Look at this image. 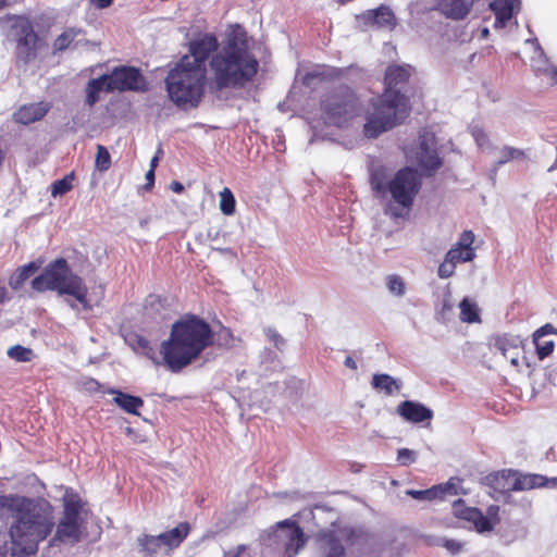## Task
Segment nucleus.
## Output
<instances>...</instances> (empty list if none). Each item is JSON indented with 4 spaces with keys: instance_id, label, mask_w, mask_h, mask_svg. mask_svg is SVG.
<instances>
[{
    "instance_id": "f257e3e1",
    "label": "nucleus",
    "mask_w": 557,
    "mask_h": 557,
    "mask_svg": "<svg viewBox=\"0 0 557 557\" xmlns=\"http://www.w3.org/2000/svg\"><path fill=\"white\" fill-rule=\"evenodd\" d=\"M11 515L8 525L12 557H27L38 552L54 528V507L45 498L18 494L0 495V510Z\"/></svg>"
},
{
    "instance_id": "864d4df0",
    "label": "nucleus",
    "mask_w": 557,
    "mask_h": 557,
    "mask_svg": "<svg viewBox=\"0 0 557 557\" xmlns=\"http://www.w3.org/2000/svg\"><path fill=\"white\" fill-rule=\"evenodd\" d=\"M146 189H151L154 185V170L153 169H149V171L146 173Z\"/></svg>"
},
{
    "instance_id": "58836bf2",
    "label": "nucleus",
    "mask_w": 557,
    "mask_h": 557,
    "mask_svg": "<svg viewBox=\"0 0 557 557\" xmlns=\"http://www.w3.org/2000/svg\"><path fill=\"white\" fill-rule=\"evenodd\" d=\"M500 156L502 158L497 161V165L505 164L511 160H520L525 158L523 150L510 146H505L500 151Z\"/></svg>"
},
{
    "instance_id": "4d7b16f0",
    "label": "nucleus",
    "mask_w": 557,
    "mask_h": 557,
    "mask_svg": "<svg viewBox=\"0 0 557 557\" xmlns=\"http://www.w3.org/2000/svg\"><path fill=\"white\" fill-rule=\"evenodd\" d=\"M8 553L11 554V550H10V539L7 542V546H1L0 545V557H8Z\"/></svg>"
},
{
    "instance_id": "412c9836",
    "label": "nucleus",
    "mask_w": 557,
    "mask_h": 557,
    "mask_svg": "<svg viewBox=\"0 0 557 557\" xmlns=\"http://www.w3.org/2000/svg\"><path fill=\"white\" fill-rule=\"evenodd\" d=\"M437 7L443 15L458 21L465 18L469 14L472 8V2L467 0H440Z\"/></svg>"
},
{
    "instance_id": "423d86ee",
    "label": "nucleus",
    "mask_w": 557,
    "mask_h": 557,
    "mask_svg": "<svg viewBox=\"0 0 557 557\" xmlns=\"http://www.w3.org/2000/svg\"><path fill=\"white\" fill-rule=\"evenodd\" d=\"M188 59H180L165 77L171 101L180 108H196L205 95L207 73L189 65Z\"/></svg>"
},
{
    "instance_id": "e433bc0d",
    "label": "nucleus",
    "mask_w": 557,
    "mask_h": 557,
    "mask_svg": "<svg viewBox=\"0 0 557 557\" xmlns=\"http://www.w3.org/2000/svg\"><path fill=\"white\" fill-rule=\"evenodd\" d=\"M8 356L18 362H28L33 359L34 352L30 348L15 345L8 349Z\"/></svg>"
},
{
    "instance_id": "c9c22d12",
    "label": "nucleus",
    "mask_w": 557,
    "mask_h": 557,
    "mask_svg": "<svg viewBox=\"0 0 557 557\" xmlns=\"http://www.w3.org/2000/svg\"><path fill=\"white\" fill-rule=\"evenodd\" d=\"M236 200L228 187H224L220 193V210L225 215L235 213Z\"/></svg>"
},
{
    "instance_id": "f704fd0d",
    "label": "nucleus",
    "mask_w": 557,
    "mask_h": 557,
    "mask_svg": "<svg viewBox=\"0 0 557 557\" xmlns=\"http://www.w3.org/2000/svg\"><path fill=\"white\" fill-rule=\"evenodd\" d=\"M75 180V173L71 172L66 174L63 178L54 181L51 186V196L58 197L63 196L72 190L73 188V182Z\"/></svg>"
},
{
    "instance_id": "1a4fd4ad",
    "label": "nucleus",
    "mask_w": 557,
    "mask_h": 557,
    "mask_svg": "<svg viewBox=\"0 0 557 557\" xmlns=\"http://www.w3.org/2000/svg\"><path fill=\"white\" fill-rule=\"evenodd\" d=\"M421 186V176L417 170L410 166L399 169L389 181L387 189L392 199L389 205L391 215L394 218L406 216L411 210Z\"/></svg>"
},
{
    "instance_id": "0e129e2a",
    "label": "nucleus",
    "mask_w": 557,
    "mask_h": 557,
    "mask_svg": "<svg viewBox=\"0 0 557 557\" xmlns=\"http://www.w3.org/2000/svg\"><path fill=\"white\" fill-rule=\"evenodd\" d=\"M271 554H272V550H271V549H268V548H267V549H265V552L263 553V555H264L265 557H271Z\"/></svg>"
},
{
    "instance_id": "6e6d98bb",
    "label": "nucleus",
    "mask_w": 557,
    "mask_h": 557,
    "mask_svg": "<svg viewBox=\"0 0 557 557\" xmlns=\"http://www.w3.org/2000/svg\"><path fill=\"white\" fill-rule=\"evenodd\" d=\"M344 364H345L347 368L351 369V370H356V369H357V362H356V361H355V359H354L352 357H350V356H347V357L345 358Z\"/></svg>"
},
{
    "instance_id": "5701e85b",
    "label": "nucleus",
    "mask_w": 557,
    "mask_h": 557,
    "mask_svg": "<svg viewBox=\"0 0 557 557\" xmlns=\"http://www.w3.org/2000/svg\"><path fill=\"white\" fill-rule=\"evenodd\" d=\"M190 524L188 522H180L175 528L158 535L162 546L170 550L177 548L190 533Z\"/></svg>"
},
{
    "instance_id": "4be33fe9",
    "label": "nucleus",
    "mask_w": 557,
    "mask_h": 557,
    "mask_svg": "<svg viewBox=\"0 0 557 557\" xmlns=\"http://www.w3.org/2000/svg\"><path fill=\"white\" fill-rule=\"evenodd\" d=\"M456 494H457L456 484L450 481H448L445 484L434 485L428 490L408 491V495H410L414 499H428V500L442 499L446 495H456Z\"/></svg>"
},
{
    "instance_id": "69168bd1",
    "label": "nucleus",
    "mask_w": 557,
    "mask_h": 557,
    "mask_svg": "<svg viewBox=\"0 0 557 557\" xmlns=\"http://www.w3.org/2000/svg\"><path fill=\"white\" fill-rule=\"evenodd\" d=\"M5 4V0H0V5H4Z\"/></svg>"
},
{
    "instance_id": "a18cd8bd",
    "label": "nucleus",
    "mask_w": 557,
    "mask_h": 557,
    "mask_svg": "<svg viewBox=\"0 0 557 557\" xmlns=\"http://www.w3.org/2000/svg\"><path fill=\"white\" fill-rule=\"evenodd\" d=\"M417 459L416 451L408 449V448H400L397 451V461L401 466H409L413 463Z\"/></svg>"
},
{
    "instance_id": "a19ab883",
    "label": "nucleus",
    "mask_w": 557,
    "mask_h": 557,
    "mask_svg": "<svg viewBox=\"0 0 557 557\" xmlns=\"http://www.w3.org/2000/svg\"><path fill=\"white\" fill-rule=\"evenodd\" d=\"M235 336L230 327H222L218 332V346L224 348H233L235 346Z\"/></svg>"
},
{
    "instance_id": "79ce46f5",
    "label": "nucleus",
    "mask_w": 557,
    "mask_h": 557,
    "mask_svg": "<svg viewBox=\"0 0 557 557\" xmlns=\"http://www.w3.org/2000/svg\"><path fill=\"white\" fill-rule=\"evenodd\" d=\"M341 75V71L339 70H336V69H317V70H313L312 72L308 73L306 75V78L309 79V78H317V79H331V78H335L337 76Z\"/></svg>"
},
{
    "instance_id": "bf43d9fd",
    "label": "nucleus",
    "mask_w": 557,
    "mask_h": 557,
    "mask_svg": "<svg viewBox=\"0 0 557 557\" xmlns=\"http://www.w3.org/2000/svg\"><path fill=\"white\" fill-rule=\"evenodd\" d=\"M8 298V290L3 284H0V304Z\"/></svg>"
},
{
    "instance_id": "9d476101",
    "label": "nucleus",
    "mask_w": 557,
    "mask_h": 557,
    "mask_svg": "<svg viewBox=\"0 0 557 557\" xmlns=\"http://www.w3.org/2000/svg\"><path fill=\"white\" fill-rule=\"evenodd\" d=\"M12 30L16 41V60L23 64H28L37 58L42 41L34 30L32 22L25 16L14 18Z\"/></svg>"
},
{
    "instance_id": "7ed1b4c3",
    "label": "nucleus",
    "mask_w": 557,
    "mask_h": 557,
    "mask_svg": "<svg viewBox=\"0 0 557 557\" xmlns=\"http://www.w3.org/2000/svg\"><path fill=\"white\" fill-rule=\"evenodd\" d=\"M410 77V67L391 65L385 72L383 94L371 101V110L366 115L362 133L367 138L381 134L401 124L409 115V99L397 87L405 85Z\"/></svg>"
},
{
    "instance_id": "6e6552de",
    "label": "nucleus",
    "mask_w": 557,
    "mask_h": 557,
    "mask_svg": "<svg viewBox=\"0 0 557 557\" xmlns=\"http://www.w3.org/2000/svg\"><path fill=\"white\" fill-rule=\"evenodd\" d=\"M320 109L325 124L343 127L360 113L361 104L349 86L341 85L322 97Z\"/></svg>"
},
{
    "instance_id": "0eeeda50",
    "label": "nucleus",
    "mask_w": 557,
    "mask_h": 557,
    "mask_svg": "<svg viewBox=\"0 0 557 557\" xmlns=\"http://www.w3.org/2000/svg\"><path fill=\"white\" fill-rule=\"evenodd\" d=\"M84 503L77 494H65L63 497V510L58 522L54 520V528L49 541L50 546L60 544L75 545L85 536V519L83 517Z\"/></svg>"
},
{
    "instance_id": "ddd939ff",
    "label": "nucleus",
    "mask_w": 557,
    "mask_h": 557,
    "mask_svg": "<svg viewBox=\"0 0 557 557\" xmlns=\"http://www.w3.org/2000/svg\"><path fill=\"white\" fill-rule=\"evenodd\" d=\"M109 89L113 91H139L145 90L146 81L140 71L134 66L121 65L114 67L109 74Z\"/></svg>"
},
{
    "instance_id": "473e14b6",
    "label": "nucleus",
    "mask_w": 557,
    "mask_h": 557,
    "mask_svg": "<svg viewBox=\"0 0 557 557\" xmlns=\"http://www.w3.org/2000/svg\"><path fill=\"white\" fill-rule=\"evenodd\" d=\"M137 543L140 547V552L151 557L156 555L162 546L161 540L158 539V535L143 534L137 539Z\"/></svg>"
},
{
    "instance_id": "a878e982",
    "label": "nucleus",
    "mask_w": 557,
    "mask_h": 557,
    "mask_svg": "<svg viewBox=\"0 0 557 557\" xmlns=\"http://www.w3.org/2000/svg\"><path fill=\"white\" fill-rule=\"evenodd\" d=\"M40 269V263L30 261L27 264L18 267L10 276L9 285L12 289H20L24 283L38 270Z\"/></svg>"
},
{
    "instance_id": "c756f323",
    "label": "nucleus",
    "mask_w": 557,
    "mask_h": 557,
    "mask_svg": "<svg viewBox=\"0 0 557 557\" xmlns=\"http://www.w3.org/2000/svg\"><path fill=\"white\" fill-rule=\"evenodd\" d=\"M391 180L392 178L388 177L384 169L380 168L373 170L370 174V185L372 190L380 196L387 195Z\"/></svg>"
},
{
    "instance_id": "f8f14e48",
    "label": "nucleus",
    "mask_w": 557,
    "mask_h": 557,
    "mask_svg": "<svg viewBox=\"0 0 557 557\" xmlns=\"http://www.w3.org/2000/svg\"><path fill=\"white\" fill-rule=\"evenodd\" d=\"M358 535L350 529L323 530L317 541L323 557H346L345 548L355 544Z\"/></svg>"
},
{
    "instance_id": "39448f33",
    "label": "nucleus",
    "mask_w": 557,
    "mask_h": 557,
    "mask_svg": "<svg viewBox=\"0 0 557 557\" xmlns=\"http://www.w3.org/2000/svg\"><path fill=\"white\" fill-rule=\"evenodd\" d=\"M30 285L38 293L52 290L61 296H72L84 310L92 309L84 278L72 271L65 258L60 257L49 262L41 274L32 280Z\"/></svg>"
},
{
    "instance_id": "ea45409f",
    "label": "nucleus",
    "mask_w": 557,
    "mask_h": 557,
    "mask_svg": "<svg viewBox=\"0 0 557 557\" xmlns=\"http://www.w3.org/2000/svg\"><path fill=\"white\" fill-rule=\"evenodd\" d=\"M533 341L536 347V355L540 360H543L553 354L555 347L553 341H543L542 337L535 336H533Z\"/></svg>"
},
{
    "instance_id": "49530a36",
    "label": "nucleus",
    "mask_w": 557,
    "mask_h": 557,
    "mask_svg": "<svg viewBox=\"0 0 557 557\" xmlns=\"http://www.w3.org/2000/svg\"><path fill=\"white\" fill-rule=\"evenodd\" d=\"M264 332L268 339L275 346V348L281 349L285 345L284 338L275 329L268 327Z\"/></svg>"
},
{
    "instance_id": "f3484780",
    "label": "nucleus",
    "mask_w": 557,
    "mask_h": 557,
    "mask_svg": "<svg viewBox=\"0 0 557 557\" xmlns=\"http://www.w3.org/2000/svg\"><path fill=\"white\" fill-rule=\"evenodd\" d=\"M396 412L405 421L410 423L430 422L433 419V411L421 403L404 400L398 404Z\"/></svg>"
},
{
    "instance_id": "13d9d810",
    "label": "nucleus",
    "mask_w": 557,
    "mask_h": 557,
    "mask_svg": "<svg viewBox=\"0 0 557 557\" xmlns=\"http://www.w3.org/2000/svg\"><path fill=\"white\" fill-rule=\"evenodd\" d=\"M96 5L100 9L108 8L113 0H94Z\"/></svg>"
},
{
    "instance_id": "2eb2a0df",
    "label": "nucleus",
    "mask_w": 557,
    "mask_h": 557,
    "mask_svg": "<svg viewBox=\"0 0 557 557\" xmlns=\"http://www.w3.org/2000/svg\"><path fill=\"white\" fill-rule=\"evenodd\" d=\"M219 47L218 39L213 35H205L189 44V53L181 59H188L189 65L198 67L207 73L206 61Z\"/></svg>"
},
{
    "instance_id": "c03bdc74",
    "label": "nucleus",
    "mask_w": 557,
    "mask_h": 557,
    "mask_svg": "<svg viewBox=\"0 0 557 557\" xmlns=\"http://www.w3.org/2000/svg\"><path fill=\"white\" fill-rule=\"evenodd\" d=\"M81 388L89 394L106 393L102 385L94 377H84L79 382Z\"/></svg>"
},
{
    "instance_id": "8fccbe9b",
    "label": "nucleus",
    "mask_w": 557,
    "mask_h": 557,
    "mask_svg": "<svg viewBox=\"0 0 557 557\" xmlns=\"http://www.w3.org/2000/svg\"><path fill=\"white\" fill-rule=\"evenodd\" d=\"M438 545L445 547L447 550H449L453 554H457L461 550V543L455 541V540H443Z\"/></svg>"
},
{
    "instance_id": "4468645a",
    "label": "nucleus",
    "mask_w": 557,
    "mask_h": 557,
    "mask_svg": "<svg viewBox=\"0 0 557 557\" xmlns=\"http://www.w3.org/2000/svg\"><path fill=\"white\" fill-rule=\"evenodd\" d=\"M416 160L418 165L431 175L442 166V159L436 151V137L433 133L423 131L419 134Z\"/></svg>"
},
{
    "instance_id": "bb28decb",
    "label": "nucleus",
    "mask_w": 557,
    "mask_h": 557,
    "mask_svg": "<svg viewBox=\"0 0 557 557\" xmlns=\"http://www.w3.org/2000/svg\"><path fill=\"white\" fill-rule=\"evenodd\" d=\"M515 473V484L512 485L516 487L517 491H528L532 488H539L543 487L547 484V479L544 475L541 474H521L516 471Z\"/></svg>"
},
{
    "instance_id": "09e8293b",
    "label": "nucleus",
    "mask_w": 557,
    "mask_h": 557,
    "mask_svg": "<svg viewBox=\"0 0 557 557\" xmlns=\"http://www.w3.org/2000/svg\"><path fill=\"white\" fill-rule=\"evenodd\" d=\"M486 518L491 519L493 522V528L500 522L499 518V506L491 505L486 509Z\"/></svg>"
},
{
    "instance_id": "c85d7f7f",
    "label": "nucleus",
    "mask_w": 557,
    "mask_h": 557,
    "mask_svg": "<svg viewBox=\"0 0 557 557\" xmlns=\"http://www.w3.org/2000/svg\"><path fill=\"white\" fill-rule=\"evenodd\" d=\"M373 388L384 392L391 396L400 389V383L388 374H374L372 377Z\"/></svg>"
},
{
    "instance_id": "72a5a7b5",
    "label": "nucleus",
    "mask_w": 557,
    "mask_h": 557,
    "mask_svg": "<svg viewBox=\"0 0 557 557\" xmlns=\"http://www.w3.org/2000/svg\"><path fill=\"white\" fill-rule=\"evenodd\" d=\"M460 320L467 323H474L480 321L478 306L470 301L468 298H463L460 304Z\"/></svg>"
},
{
    "instance_id": "3c124183",
    "label": "nucleus",
    "mask_w": 557,
    "mask_h": 557,
    "mask_svg": "<svg viewBox=\"0 0 557 557\" xmlns=\"http://www.w3.org/2000/svg\"><path fill=\"white\" fill-rule=\"evenodd\" d=\"M548 334H557V330L549 323L543 325L539 330L535 331L534 335L535 337H544Z\"/></svg>"
},
{
    "instance_id": "6ab92c4d",
    "label": "nucleus",
    "mask_w": 557,
    "mask_h": 557,
    "mask_svg": "<svg viewBox=\"0 0 557 557\" xmlns=\"http://www.w3.org/2000/svg\"><path fill=\"white\" fill-rule=\"evenodd\" d=\"M363 22L370 26H377L381 28H394L396 25V17L393 11L386 5H380L373 10H367L361 15Z\"/></svg>"
},
{
    "instance_id": "f03ea898",
    "label": "nucleus",
    "mask_w": 557,
    "mask_h": 557,
    "mask_svg": "<svg viewBox=\"0 0 557 557\" xmlns=\"http://www.w3.org/2000/svg\"><path fill=\"white\" fill-rule=\"evenodd\" d=\"M215 90L244 88L259 71V61L250 51L247 33L237 26L209 62Z\"/></svg>"
},
{
    "instance_id": "9b49d317",
    "label": "nucleus",
    "mask_w": 557,
    "mask_h": 557,
    "mask_svg": "<svg viewBox=\"0 0 557 557\" xmlns=\"http://www.w3.org/2000/svg\"><path fill=\"white\" fill-rule=\"evenodd\" d=\"M474 233L466 230L461 233L458 242L446 252L443 262L438 265L437 275L441 278H448L455 274L458 263L470 262L476 257Z\"/></svg>"
},
{
    "instance_id": "2f4dec72",
    "label": "nucleus",
    "mask_w": 557,
    "mask_h": 557,
    "mask_svg": "<svg viewBox=\"0 0 557 557\" xmlns=\"http://www.w3.org/2000/svg\"><path fill=\"white\" fill-rule=\"evenodd\" d=\"M83 34L81 28L70 27L65 29L62 34H60L53 41V52H62L69 49L76 37Z\"/></svg>"
},
{
    "instance_id": "7c9ffc66",
    "label": "nucleus",
    "mask_w": 557,
    "mask_h": 557,
    "mask_svg": "<svg viewBox=\"0 0 557 557\" xmlns=\"http://www.w3.org/2000/svg\"><path fill=\"white\" fill-rule=\"evenodd\" d=\"M493 348L504 357L510 350L521 348V341L517 336L499 335L494 337Z\"/></svg>"
},
{
    "instance_id": "cd10ccee",
    "label": "nucleus",
    "mask_w": 557,
    "mask_h": 557,
    "mask_svg": "<svg viewBox=\"0 0 557 557\" xmlns=\"http://www.w3.org/2000/svg\"><path fill=\"white\" fill-rule=\"evenodd\" d=\"M488 484L497 492H512L517 491L512 485L515 484L513 471H502L487 476Z\"/></svg>"
},
{
    "instance_id": "dca6fc26",
    "label": "nucleus",
    "mask_w": 557,
    "mask_h": 557,
    "mask_svg": "<svg viewBox=\"0 0 557 557\" xmlns=\"http://www.w3.org/2000/svg\"><path fill=\"white\" fill-rule=\"evenodd\" d=\"M453 512L456 518L472 523L479 533L490 532L494 529L491 519L486 518L479 508L467 507L462 499L454 502Z\"/></svg>"
},
{
    "instance_id": "393cba45",
    "label": "nucleus",
    "mask_w": 557,
    "mask_h": 557,
    "mask_svg": "<svg viewBox=\"0 0 557 557\" xmlns=\"http://www.w3.org/2000/svg\"><path fill=\"white\" fill-rule=\"evenodd\" d=\"M109 83V74H103L97 78L90 79L86 87V103L92 107L99 101V95L101 91L113 92V89L108 88Z\"/></svg>"
},
{
    "instance_id": "603ef678",
    "label": "nucleus",
    "mask_w": 557,
    "mask_h": 557,
    "mask_svg": "<svg viewBox=\"0 0 557 557\" xmlns=\"http://www.w3.org/2000/svg\"><path fill=\"white\" fill-rule=\"evenodd\" d=\"M521 348H518V349H513V350H510L509 352H507L504 358L509 360L510 363L515 367H518L519 366V356L521 354Z\"/></svg>"
},
{
    "instance_id": "5fc2aeb1",
    "label": "nucleus",
    "mask_w": 557,
    "mask_h": 557,
    "mask_svg": "<svg viewBox=\"0 0 557 557\" xmlns=\"http://www.w3.org/2000/svg\"><path fill=\"white\" fill-rule=\"evenodd\" d=\"M170 187H171V189H172L174 193H176V194H181V193H183V190H184V186H183V184H182V183H180V182H177V181H173V182L171 183V186H170Z\"/></svg>"
},
{
    "instance_id": "a211bd4d",
    "label": "nucleus",
    "mask_w": 557,
    "mask_h": 557,
    "mask_svg": "<svg viewBox=\"0 0 557 557\" xmlns=\"http://www.w3.org/2000/svg\"><path fill=\"white\" fill-rule=\"evenodd\" d=\"M50 109L51 104L48 102L27 103L20 107L13 117L18 124L29 125L44 119Z\"/></svg>"
},
{
    "instance_id": "e2e57ef3",
    "label": "nucleus",
    "mask_w": 557,
    "mask_h": 557,
    "mask_svg": "<svg viewBox=\"0 0 557 557\" xmlns=\"http://www.w3.org/2000/svg\"><path fill=\"white\" fill-rule=\"evenodd\" d=\"M125 433H126L128 436H131V435H133V433H134V429H133V428H131V426H127V428L125 429Z\"/></svg>"
},
{
    "instance_id": "aec40b11",
    "label": "nucleus",
    "mask_w": 557,
    "mask_h": 557,
    "mask_svg": "<svg viewBox=\"0 0 557 557\" xmlns=\"http://www.w3.org/2000/svg\"><path fill=\"white\" fill-rule=\"evenodd\" d=\"M519 5V0H494L490 3V9L495 14V28H504L511 20L515 13V7Z\"/></svg>"
},
{
    "instance_id": "de8ad7c7",
    "label": "nucleus",
    "mask_w": 557,
    "mask_h": 557,
    "mask_svg": "<svg viewBox=\"0 0 557 557\" xmlns=\"http://www.w3.org/2000/svg\"><path fill=\"white\" fill-rule=\"evenodd\" d=\"M223 557H251L248 553V546L245 544H240L236 546L234 549H230L224 553Z\"/></svg>"
},
{
    "instance_id": "052dcab7",
    "label": "nucleus",
    "mask_w": 557,
    "mask_h": 557,
    "mask_svg": "<svg viewBox=\"0 0 557 557\" xmlns=\"http://www.w3.org/2000/svg\"><path fill=\"white\" fill-rule=\"evenodd\" d=\"M547 74L553 83L557 84V69H550L547 71Z\"/></svg>"
},
{
    "instance_id": "20e7f679",
    "label": "nucleus",
    "mask_w": 557,
    "mask_h": 557,
    "mask_svg": "<svg viewBox=\"0 0 557 557\" xmlns=\"http://www.w3.org/2000/svg\"><path fill=\"white\" fill-rule=\"evenodd\" d=\"M213 344V331L208 322L195 314L175 321L170 337L161 344L164 364L172 372H180L205 349Z\"/></svg>"
},
{
    "instance_id": "b1692460",
    "label": "nucleus",
    "mask_w": 557,
    "mask_h": 557,
    "mask_svg": "<svg viewBox=\"0 0 557 557\" xmlns=\"http://www.w3.org/2000/svg\"><path fill=\"white\" fill-rule=\"evenodd\" d=\"M107 393L114 395L113 403L123 411L139 416L138 410L144 406L143 398L113 388L108 389Z\"/></svg>"
},
{
    "instance_id": "37998d69",
    "label": "nucleus",
    "mask_w": 557,
    "mask_h": 557,
    "mask_svg": "<svg viewBox=\"0 0 557 557\" xmlns=\"http://www.w3.org/2000/svg\"><path fill=\"white\" fill-rule=\"evenodd\" d=\"M387 288L396 296H403L406 290L404 280L396 274L389 275L387 277Z\"/></svg>"
},
{
    "instance_id": "680f3d73",
    "label": "nucleus",
    "mask_w": 557,
    "mask_h": 557,
    "mask_svg": "<svg viewBox=\"0 0 557 557\" xmlns=\"http://www.w3.org/2000/svg\"><path fill=\"white\" fill-rule=\"evenodd\" d=\"M158 162H159V158L158 156H154L151 161H150V169H153L156 170L157 165H158Z\"/></svg>"
},
{
    "instance_id": "4c0bfd02",
    "label": "nucleus",
    "mask_w": 557,
    "mask_h": 557,
    "mask_svg": "<svg viewBox=\"0 0 557 557\" xmlns=\"http://www.w3.org/2000/svg\"><path fill=\"white\" fill-rule=\"evenodd\" d=\"M95 166L100 172H106L111 166V156L108 149L102 145L97 146Z\"/></svg>"
}]
</instances>
